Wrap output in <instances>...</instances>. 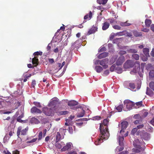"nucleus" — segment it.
<instances>
[{"instance_id": "ea45409f", "label": "nucleus", "mask_w": 154, "mask_h": 154, "mask_svg": "<svg viewBox=\"0 0 154 154\" xmlns=\"http://www.w3.org/2000/svg\"><path fill=\"white\" fill-rule=\"evenodd\" d=\"M149 56H141V58L143 61H146L148 60V57Z\"/></svg>"}, {"instance_id": "e433bc0d", "label": "nucleus", "mask_w": 154, "mask_h": 154, "mask_svg": "<svg viewBox=\"0 0 154 154\" xmlns=\"http://www.w3.org/2000/svg\"><path fill=\"white\" fill-rule=\"evenodd\" d=\"M134 35L135 36H141L142 35V34L141 32H138L136 31H134Z\"/></svg>"}, {"instance_id": "603ef678", "label": "nucleus", "mask_w": 154, "mask_h": 154, "mask_svg": "<svg viewBox=\"0 0 154 154\" xmlns=\"http://www.w3.org/2000/svg\"><path fill=\"white\" fill-rule=\"evenodd\" d=\"M37 139V138H34L30 141H27V143H30L34 142L36 141Z\"/></svg>"}, {"instance_id": "864d4df0", "label": "nucleus", "mask_w": 154, "mask_h": 154, "mask_svg": "<svg viewBox=\"0 0 154 154\" xmlns=\"http://www.w3.org/2000/svg\"><path fill=\"white\" fill-rule=\"evenodd\" d=\"M36 84V81L35 80H32V87L34 88L35 87V85Z\"/></svg>"}, {"instance_id": "37998d69", "label": "nucleus", "mask_w": 154, "mask_h": 154, "mask_svg": "<svg viewBox=\"0 0 154 154\" xmlns=\"http://www.w3.org/2000/svg\"><path fill=\"white\" fill-rule=\"evenodd\" d=\"M149 86L150 88L154 91V82H151L149 83Z\"/></svg>"}, {"instance_id": "a211bd4d", "label": "nucleus", "mask_w": 154, "mask_h": 154, "mask_svg": "<svg viewBox=\"0 0 154 154\" xmlns=\"http://www.w3.org/2000/svg\"><path fill=\"white\" fill-rule=\"evenodd\" d=\"M97 27L94 26H93L88 31L87 34L89 35L92 34L94 33L97 31Z\"/></svg>"}, {"instance_id": "5701e85b", "label": "nucleus", "mask_w": 154, "mask_h": 154, "mask_svg": "<svg viewBox=\"0 0 154 154\" xmlns=\"http://www.w3.org/2000/svg\"><path fill=\"white\" fill-rule=\"evenodd\" d=\"M140 69V64L139 63L138 64V66L137 68L134 69V70L130 72L131 74H133L134 73H137L138 72L139 70Z\"/></svg>"}, {"instance_id": "0eeeda50", "label": "nucleus", "mask_w": 154, "mask_h": 154, "mask_svg": "<svg viewBox=\"0 0 154 154\" xmlns=\"http://www.w3.org/2000/svg\"><path fill=\"white\" fill-rule=\"evenodd\" d=\"M42 112L48 116H52L53 114L52 108H49L48 107H44L43 108Z\"/></svg>"}, {"instance_id": "774afa93", "label": "nucleus", "mask_w": 154, "mask_h": 154, "mask_svg": "<svg viewBox=\"0 0 154 154\" xmlns=\"http://www.w3.org/2000/svg\"><path fill=\"white\" fill-rule=\"evenodd\" d=\"M20 152L17 150H16L13 151V154H19Z\"/></svg>"}, {"instance_id": "473e14b6", "label": "nucleus", "mask_w": 154, "mask_h": 154, "mask_svg": "<svg viewBox=\"0 0 154 154\" xmlns=\"http://www.w3.org/2000/svg\"><path fill=\"white\" fill-rule=\"evenodd\" d=\"M108 0H97V2L100 4H105Z\"/></svg>"}, {"instance_id": "1a4fd4ad", "label": "nucleus", "mask_w": 154, "mask_h": 154, "mask_svg": "<svg viewBox=\"0 0 154 154\" xmlns=\"http://www.w3.org/2000/svg\"><path fill=\"white\" fill-rule=\"evenodd\" d=\"M134 105V103L132 101L129 100H126V105L128 110H131Z\"/></svg>"}, {"instance_id": "a18cd8bd", "label": "nucleus", "mask_w": 154, "mask_h": 154, "mask_svg": "<svg viewBox=\"0 0 154 154\" xmlns=\"http://www.w3.org/2000/svg\"><path fill=\"white\" fill-rule=\"evenodd\" d=\"M112 27L115 29L120 30L121 29V27L118 25H115L113 26Z\"/></svg>"}, {"instance_id": "dca6fc26", "label": "nucleus", "mask_w": 154, "mask_h": 154, "mask_svg": "<svg viewBox=\"0 0 154 154\" xmlns=\"http://www.w3.org/2000/svg\"><path fill=\"white\" fill-rule=\"evenodd\" d=\"M31 112L32 113H41L42 112V111L38 109L36 106H34L31 109Z\"/></svg>"}, {"instance_id": "bf43d9fd", "label": "nucleus", "mask_w": 154, "mask_h": 154, "mask_svg": "<svg viewBox=\"0 0 154 154\" xmlns=\"http://www.w3.org/2000/svg\"><path fill=\"white\" fill-rule=\"evenodd\" d=\"M148 129L149 130V131L150 132H152L153 131V128L151 127V126L149 125L148 127Z\"/></svg>"}, {"instance_id": "bb28decb", "label": "nucleus", "mask_w": 154, "mask_h": 154, "mask_svg": "<svg viewBox=\"0 0 154 154\" xmlns=\"http://www.w3.org/2000/svg\"><path fill=\"white\" fill-rule=\"evenodd\" d=\"M145 23L146 26L148 27L150 26L152 23V21L150 20L146 19L145 20Z\"/></svg>"}, {"instance_id": "6ab92c4d", "label": "nucleus", "mask_w": 154, "mask_h": 154, "mask_svg": "<svg viewBox=\"0 0 154 154\" xmlns=\"http://www.w3.org/2000/svg\"><path fill=\"white\" fill-rule=\"evenodd\" d=\"M32 63L35 66H37L39 63L38 59L37 57H35L34 58L32 59Z\"/></svg>"}, {"instance_id": "f03ea898", "label": "nucleus", "mask_w": 154, "mask_h": 154, "mask_svg": "<svg viewBox=\"0 0 154 154\" xmlns=\"http://www.w3.org/2000/svg\"><path fill=\"white\" fill-rule=\"evenodd\" d=\"M121 129L120 131V135H119V143L121 146L117 147V148H118L119 152L122 151L124 148L123 141L124 137L125 136V121H123L121 123Z\"/></svg>"}, {"instance_id": "4be33fe9", "label": "nucleus", "mask_w": 154, "mask_h": 154, "mask_svg": "<svg viewBox=\"0 0 154 154\" xmlns=\"http://www.w3.org/2000/svg\"><path fill=\"white\" fill-rule=\"evenodd\" d=\"M51 143L52 144H54L56 148L58 149H60L62 147V145L61 144L63 143L62 142H61L60 143L59 142H51Z\"/></svg>"}, {"instance_id": "c85d7f7f", "label": "nucleus", "mask_w": 154, "mask_h": 154, "mask_svg": "<svg viewBox=\"0 0 154 154\" xmlns=\"http://www.w3.org/2000/svg\"><path fill=\"white\" fill-rule=\"evenodd\" d=\"M30 122L32 123H38L39 122V121L35 117L32 118L30 120Z\"/></svg>"}, {"instance_id": "f8f14e48", "label": "nucleus", "mask_w": 154, "mask_h": 154, "mask_svg": "<svg viewBox=\"0 0 154 154\" xmlns=\"http://www.w3.org/2000/svg\"><path fill=\"white\" fill-rule=\"evenodd\" d=\"M81 45V42H80L79 40H77L72 44L71 48L73 49L75 48H79Z\"/></svg>"}, {"instance_id": "9d476101", "label": "nucleus", "mask_w": 154, "mask_h": 154, "mask_svg": "<svg viewBox=\"0 0 154 154\" xmlns=\"http://www.w3.org/2000/svg\"><path fill=\"white\" fill-rule=\"evenodd\" d=\"M108 62V59H104L100 61V64L102 66L104 69H106L108 67V65L106 64Z\"/></svg>"}, {"instance_id": "de8ad7c7", "label": "nucleus", "mask_w": 154, "mask_h": 154, "mask_svg": "<svg viewBox=\"0 0 154 154\" xmlns=\"http://www.w3.org/2000/svg\"><path fill=\"white\" fill-rule=\"evenodd\" d=\"M116 65L115 64H113L112 65L110 68V70L111 72H113L115 69Z\"/></svg>"}, {"instance_id": "c9c22d12", "label": "nucleus", "mask_w": 154, "mask_h": 154, "mask_svg": "<svg viewBox=\"0 0 154 154\" xmlns=\"http://www.w3.org/2000/svg\"><path fill=\"white\" fill-rule=\"evenodd\" d=\"M132 57L133 58L136 60H138L139 59V56L137 54H132Z\"/></svg>"}, {"instance_id": "a878e982", "label": "nucleus", "mask_w": 154, "mask_h": 154, "mask_svg": "<svg viewBox=\"0 0 154 154\" xmlns=\"http://www.w3.org/2000/svg\"><path fill=\"white\" fill-rule=\"evenodd\" d=\"M128 47L126 46V50H127L128 52L131 53H136L137 52V51L135 49H128Z\"/></svg>"}, {"instance_id": "8fccbe9b", "label": "nucleus", "mask_w": 154, "mask_h": 154, "mask_svg": "<svg viewBox=\"0 0 154 154\" xmlns=\"http://www.w3.org/2000/svg\"><path fill=\"white\" fill-rule=\"evenodd\" d=\"M137 130V128H134L131 131V133L132 134H134Z\"/></svg>"}, {"instance_id": "e2e57ef3", "label": "nucleus", "mask_w": 154, "mask_h": 154, "mask_svg": "<svg viewBox=\"0 0 154 154\" xmlns=\"http://www.w3.org/2000/svg\"><path fill=\"white\" fill-rule=\"evenodd\" d=\"M87 120L88 119L86 118L81 119L78 120V121H87Z\"/></svg>"}, {"instance_id": "13d9d810", "label": "nucleus", "mask_w": 154, "mask_h": 154, "mask_svg": "<svg viewBox=\"0 0 154 154\" xmlns=\"http://www.w3.org/2000/svg\"><path fill=\"white\" fill-rule=\"evenodd\" d=\"M68 112H69L67 111H61L60 113L61 115H65L67 114Z\"/></svg>"}, {"instance_id": "79ce46f5", "label": "nucleus", "mask_w": 154, "mask_h": 154, "mask_svg": "<svg viewBox=\"0 0 154 154\" xmlns=\"http://www.w3.org/2000/svg\"><path fill=\"white\" fill-rule=\"evenodd\" d=\"M33 103L35 106L38 107L39 108H41L42 107L41 105L39 102H35Z\"/></svg>"}, {"instance_id": "338daca9", "label": "nucleus", "mask_w": 154, "mask_h": 154, "mask_svg": "<svg viewBox=\"0 0 154 154\" xmlns=\"http://www.w3.org/2000/svg\"><path fill=\"white\" fill-rule=\"evenodd\" d=\"M150 123L152 125L154 126V116L152 120L150 122Z\"/></svg>"}, {"instance_id": "2eb2a0df", "label": "nucleus", "mask_w": 154, "mask_h": 154, "mask_svg": "<svg viewBox=\"0 0 154 154\" xmlns=\"http://www.w3.org/2000/svg\"><path fill=\"white\" fill-rule=\"evenodd\" d=\"M126 84L127 86L128 87V89H130L133 91H135L136 89H135V87L134 84L133 83H129V82H126Z\"/></svg>"}, {"instance_id": "3c124183", "label": "nucleus", "mask_w": 154, "mask_h": 154, "mask_svg": "<svg viewBox=\"0 0 154 154\" xmlns=\"http://www.w3.org/2000/svg\"><path fill=\"white\" fill-rule=\"evenodd\" d=\"M140 115L138 114H136L134 116V118L135 119H139L140 118Z\"/></svg>"}, {"instance_id": "0e129e2a", "label": "nucleus", "mask_w": 154, "mask_h": 154, "mask_svg": "<svg viewBox=\"0 0 154 154\" xmlns=\"http://www.w3.org/2000/svg\"><path fill=\"white\" fill-rule=\"evenodd\" d=\"M145 64L146 63H142L141 64V68L142 71H143Z\"/></svg>"}, {"instance_id": "f257e3e1", "label": "nucleus", "mask_w": 154, "mask_h": 154, "mask_svg": "<svg viewBox=\"0 0 154 154\" xmlns=\"http://www.w3.org/2000/svg\"><path fill=\"white\" fill-rule=\"evenodd\" d=\"M109 122V119H105L103 120V122L100 124L99 129L100 134L98 140V142L100 143L103 142V140H106L109 138V135L108 127Z\"/></svg>"}, {"instance_id": "69168bd1", "label": "nucleus", "mask_w": 154, "mask_h": 154, "mask_svg": "<svg viewBox=\"0 0 154 154\" xmlns=\"http://www.w3.org/2000/svg\"><path fill=\"white\" fill-rule=\"evenodd\" d=\"M151 30L154 32V24H152L150 26Z\"/></svg>"}, {"instance_id": "58836bf2", "label": "nucleus", "mask_w": 154, "mask_h": 154, "mask_svg": "<svg viewBox=\"0 0 154 154\" xmlns=\"http://www.w3.org/2000/svg\"><path fill=\"white\" fill-rule=\"evenodd\" d=\"M149 75L150 77L152 78L154 77V70H151L149 73Z\"/></svg>"}, {"instance_id": "ddd939ff", "label": "nucleus", "mask_w": 154, "mask_h": 154, "mask_svg": "<svg viewBox=\"0 0 154 154\" xmlns=\"http://www.w3.org/2000/svg\"><path fill=\"white\" fill-rule=\"evenodd\" d=\"M72 144L71 143H67L66 145L61 149V151L63 152L66 150L69 151L71 149Z\"/></svg>"}, {"instance_id": "052dcab7", "label": "nucleus", "mask_w": 154, "mask_h": 154, "mask_svg": "<svg viewBox=\"0 0 154 154\" xmlns=\"http://www.w3.org/2000/svg\"><path fill=\"white\" fill-rule=\"evenodd\" d=\"M101 119V117L99 116H97L94 117H93V120H100Z\"/></svg>"}, {"instance_id": "20e7f679", "label": "nucleus", "mask_w": 154, "mask_h": 154, "mask_svg": "<svg viewBox=\"0 0 154 154\" xmlns=\"http://www.w3.org/2000/svg\"><path fill=\"white\" fill-rule=\"evenodd\" d=\"M78 102L74 100H71L68 102V105L70 107V108L73 109H77L81 107L80 106H78L76 107L75 106L78 104Z\"/></svg>"}, {"instance_id": "6e6d98bb", "label": "nucleus", "mask_w": 154, "mask_h": 154, "mask_svg": "<svg viewBox=\"0 0 154 154\" xmlns=\"http://www.w3.org/2000/svg\"><path fill=\"white\" fill-rule=\"evenodd\" d=\"M49 62L52 64L54 62V59L53 58H49L48 59Z\"/></svg>"}, {"instance_id": "09e8293b", "label": "nucleus", "mask_w": 154, "mask_h": 154, "mask_svg": "<svg viewBox=\"0 0 154 154\" xmlns=\"http://www.w3.org/2000/svg\"><path fill=\"white\" fill-rule=\"evenodd\" d=\"M116 35L114 33H112L109 36V40H111L113 39Z\"/></svg>"}, {"instance_id": "7ed1b4c3", "label": "nucleus", "mask_w": 154, "mask_h": 154, "mask_svg": "<svg viewBox=\"0 0 154 154\" xmlns=\"http://www.w3.org/2000/svg\"><path fill=\"white\" fill-rule=\"evenodd\" d=\"M141 143L138 139H135L133 142V145L135 148L133 149V151L135 152L138 153L141 151H143L144 149V147L142 148L141 146Z\"/></svg>"}, {"instance_id": "2f4dec72", "label": "nucleus", "mask_w": 154, "mask_h": 154, "mask_svg": "<svg viewBox=\"0 0 154 154\" xmlns=\"http://www.w3.org/2000/svg\"><path fill=\"white\" fill-rule=\"evenodd\" d=\"M143 138L145 140H148L150 138V135L147 133H145L143 135Z\"/></svg>"}, {"instance_id": "49530a36", "label": "nucleus", "mask_w": 154, "mask_h": 154, "mask_svg": "<svg viewBox=\"0 0 154 154\" xmlns=\"http://www.w3.org/2000/svg\"><path fill=\"white\" fill-rule=\"evenodd\" d=\"M42 131H40L39 133L38 136V140H40L42 137Z\"/></svg>"}, {"instance_id": "4c0bfd02", "label": "nucleus", "mask_w": 154, "mask_h": 154, "mask_svg": "<svg viewBox=\"0 0 154 154\" xmlns=\"http://www.w3.org/2000/svg\"><path fill=\"white\" fill-rule=\"evenodd\" d=\"M152 91L150 90L149 88L148 87L147 88L146 94L147 95H150L152 93Z\"/></svg>"}, {"instance_id": "f704fd0d", "label": "nucleus", "mask_w": 154, "mask_h": 154, "mask_svg": "<svg viewBox=\"0 0 154 154\" xmlns=\"http://www.w3.org/2000/svg\"><path fill=\"white\" fill-rule=\"evenodd\" d=\"M123 108V105H120L116 108V109L118 112H121L122 111Z\"/></svg>"}, {"instance_id": "a19ab883", "label": "nucleus", "mask_w": 154, "mask_h": 154, "mask_svg": "<svg viewBox=\"0 0 154 154\" xmlns=\"http://www.w3.org/2000/svg\"><path fill=\"white\" fill-rule=\"evenodd\" d=\"M42 52L41 51H37L34 53L33 55L35 56L39 55H42Z\"/></svg>"}, {"instance_id": "c03bdc74", "label": "nucleus", "mask_w": 154, "mask_h": 154, "mask_svg": "<svg viewBox=\"0 0 154 154\" xmlns=\"http://www.w3.org/2000/svg\"><path fill=\"white\" fill-rule=\"evenodd\" d=\"M125 31H123L122 32H117L116 33V35H125Z\"/></svg>"}, {"instance_id": "4d7b16f0", "label": "nucleus", "mask_w": 154, "mask_h": 154, "mask_svg": "<svg viewBox=\"0 0 154 154\" xmlns=\"http://www.w3.org/2000/svg\"><path fill=\"white\" fill-rule=\"evenodd\" d=\"M152 65L151 64H148L146 67V69L147 70H148L152 67Z\"/></svg>"}, {"instance_id": "412c9836", "label": "nucleus", "mask_w": 154, "mask_h": 154, "mask_svg": "<svg viewBox=\"0 0 154 154\" xmlns=\"http://www.w3.org/2000/svg\"><path fill=\"white\" fill-rule=\"evenodd\" d=\"M20 105V103L17 100L15 99L13 100V103L11 106H14V109H17Z\"/></svg>"}, {"instance_id": "b1692460", "label": "nucleus", "mask_w": 154, "mask_h": 154, "mask_svg": "<svg viewBox=\"0 0 154 154\" xmlns=\"http://www.w3.org/2000/svg\"><path fill=\"white\" fill-rule=\"evenodd\" d=\"M108 53L106 52H103L98 56V57L99 59L104 58L108 56Z\"/></svg>"}, {"instance_id": "c756f323", "label": "nucleus", "mask_w": 154, "mask_h": 154, "mask_svg": "<svg viewBox=\"0 0 154 154\" xmlns=\"http://www.w3.org/2000/svg\"><path fill=\"white\" fill-rule=\"evenodd\" d=\"M95 69L97 72L98 73L100 72L103 70L102 68L100 66H95Z\"/></svg>"}, {"instance_id": "39448f33", "label": "nucleus", "mask_w": 154, "mask_h": 154, "mask_svg": "<svg viewBox=\"0 0 154 154\" xmlns=\"http://www.w3.org/2000/svg\"><path fill=\"white\" fill-rule=\"evenodd\" d=\"M63 138L64 136H63V137H62L60 133L58 132L57 133L55 136L52 137L51 140V142H59L60 140Z\"/></svg>"}, {"instance_id": "393cba45", "label": "nucleus", "mask_w": 154, "mask_h": 154, "mask_svg": "<svg viewBox=\"0 0 154 154\" xmlns=\"http://www.w3.org/2000/svg\"><path fill=\"white\" fill-rule=\"evenodd\" d=\"M149 49L148 48H145L143 49V53L146 56H149Z\"/></svg>"}, {"instance_id": "9b49d317", "label": "nucleus", "mask_w": 154, "mask_h": 154, "mask_svg": "<svg viewBox=\"0 0 154 154\" xmlns=\"http://www.w3.org/2000/svg\"><path fill=\"white\" fill-rule=\"evenodd\" d=\"M14 99L12 98L11 97H8L4 100V101L6 104L7 105H12L13 103V100Z\"/></svg>"}, {"instance_id": "f3484780", "label": "nucleus", "mask_w": 154, "mask_h": 154, "mask_svg": "<svg viewBox=\"0 0 154 154\" xmlns=\"http://www.w3.org/2000/svg\"><path fill=\"white\" fill-rule=\"evenodd\" d=\"M134 64L131 60H128L126 62V69L132 67Z\"/></svg>"}, {"instance_id": "6e6552de", "label": "nucleus", "mask_w": 154, "mask_h": 154, "mask_svg": "<svg viewBox=\"0 0 154 154\" xmlns=\"http://www.w3.org/2000/svg\"><path fill=\"white\" fill-rule=\"evenodd\" d=\"M22 127H19L17 129V136L19 137L21 132V134L22 135H25L26 134V132L28 130V128L27 127L25 129L22 130Z\"/></svg>"}, {"instance_id": "aec40b11", "label": "nucleus", "mask_w": 154, "mask_h": 154, "mask_svg": "<svg viewBox=\"0 0 154 154\" xmlns=\"http://www.w3.org/2000/svg\"><path fill=\"white\" fill-rule=\"evenodd\" d=\"M110 26L109 23L108 22H105L103 24L102 27V30H105L108 29Z\"/></svg>"}, {"instance_id": "4468645a", "label": "nucleus", "mask_w": 154, "mask_h": 154, "mask_svg": "<svg viewBox=\"0 0 154 154\" xmlns=\"http://www.w3.org/2000/svg\"><path fill=\"white\" fill-rule=\"evenodd\" d=\"M124 60L125 57L124 56L121 55L118 59L117 60L116 62V63L118 66L121 65L122 64Z\"/></svg>"}, {"instance_id": "5fc2aeb1", "label": "nucleus", "mask_w": 154, "mask_h": 154, "mask_svg": "<svg viewBox=\"0 0 154 154\" xmlns=\"http://www.w3.org/2000/svg\"><path fill=\"white\" fill-rule=\"evenodd\" d=\"M106 51V48L105 47H104L100 49L98 51L99 52H101L104 51Z\"/></svg>"}, {"instance_id": "680f3d73", "label": "nucleus", "mask_w": 154, "mask_h": 154, "mask_svg": "<svg viewBox=\"0 0 154 154\" xmlns=\"http://www.w3.org/2000/svg\"><path fill=\"white\" fill-rule=\"evenodd\" d=\"M142 31L144 32H148L149 31V29L146 28H144L142 29Z\"/></svg>"}, {"instance_id": "423d86ee", "label": "nucleus", "mask_w": 154, "mask_h": 154, "mask_svg": "<svg viewBox=\"0 0 154 154\" xmlns=\"http://www.w3.org/2000/svg\"><path fill=\"white\" fill-rule=\"evenodd\" d=\"M58 99L57 98L51 99L48 104V106L51 108H54L58 104Z\"/></svg>"}, {"instance_id": "cd10ccee", "label": "nucleus", "mask_w": 154, "mask_h": 154, "mask_svg": "<svg viewBox=\"0 0 154 154\" xmlns=\"http://www.w3.org/2000/svg\"><path fill=\"white\" fill-rule=\"evenodd\" d=\"M92 12L90 11L89 14H87L84 17V19L85 20H87L89 18V19H91L92 17Z\"/></svg>"}, {"instance_id": "72a5a7b5", "label": "nucleus", "mask_w": 154, "mask_h": 154, "mask_svg": "<svg viewBox=\"0 0 154 154\" xmlns=\"http://www.w3.org/2000/svg\"><path fill=\"white\" fill-rule=\"evenodd\" d=\"M115 70L118 73H121L122 72V69L119 66L116 67L115 69Z\"/></svg>"}, {"instance_id": "7c9ffc66", "label": "nucleus", "mask_w": 154, "mask_h": 154, "mask_svg": "<svg viewBox=\"0 0 154 154\" xmlns=\"http://www.w3.org/2000/svg\"><path fill=\"white\" fill-rule=\"evenodd\" d=\"M85 114V111L83 109L82 112L77 114L76 116L77 117L79 118L82 117L84 116Z\"/></svg>"}]
</instances>
